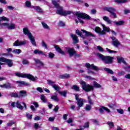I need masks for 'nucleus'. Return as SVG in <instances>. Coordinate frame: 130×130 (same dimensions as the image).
<instances>
[{"label": "nucleus", "instance_id": "nucleus-1", "mask_svg": "<svg viewBox=\"0 0 130 130\" xmlns=\"http://www.w3.org/2000/svg\"><path fill=\"white\" fill-rule=\"evenodd\" d=\"M80 84H81L82 88L83 89V90L85 91V92H90V91H92L93 89H94V87L96 89L102 88V86H101L96 81H93V86L89 84H86V83L83 80H81L80 81Z\"/></svg>", "mask_w": 130, "mask_h": 130}, {"label": "nucleus", "instance_id": "nucleus-2", "mask_svg": "<svg viewBox=\"0 0 130 130\" xmlns=\"http://www.w3.org/2000/svg\"><path fill=\"white\" fill-rule=\"evenodd\" d=\"M52 4L57 9L56 14L61 15L62 16H68L71 15L73 12L71 11L63 10L62 7L59 6V1H53Z\"/></svg>", "mask_w": 130, "mask_h": 130}, {"label": "nucleus", "instance_id": "nucleus-3", "mask_svg": "<svg viewBox=\"0 0 130 130\" xmlns=\"http://www.w3.org/2000/svg\"><path fill=\"white\" fill-rule=\"evenodd\" d=\"M96 55L100 58L102 61H104L107 64H110L113 62L114 58L110 56H104L103 54L98 53Z\"/></svg>", "mask_w": 130, "mask_h": 130}, {"label": "nucleus", "instance_id": "nucleus-4", "mask_svg": "<svg viewBox=\"0 0 130 130\" xmlns=\"http://www.w3.org/2000/svg\"><path fill=\"white\" fill-rule=\"evenodd\" d=\"M15 76L19 77V78H26V79H28V80H30V81H32V82H36L37 80H38V77H34L33 75L29 74L16 73Z\"/></svg>", "mask_w": 130, "mask_h": 130}, {"label": "nucleus", "instance_id": "nucleus-5", "mask_svg": "<svg viewBox=\"0 0 130 130\" xmlns=\"http://www.w3.org/2000/svg\"><path fill=\"white\" fill-rule=\"evenodd\" d=\"M81 31L83 32V33H85V36L82 34V31H80L79 29H77L76 30V34H77V35L80 36V37L83 38V39H85L86 37H94V38H96V36L90 31H88L84 29H81Z\"/></svg>", "mask_w": 130, "mask_h": 130}, {"label": "nucleus", "instance_id": "nucleus-6", "mask_svg": "<svg viewBox=\"0 0 130 130\" xmlns=\"http://www.w3.org/2000/svg\"><path fill=\"white\" fill-rule=\"evenodd\" d=\"M48 84L49 85V86H51L55 91H57L59 93V94H60V95H62L63 96V97H67V91H59V89L60 88V87L58 86V85H57L56 84H55L54 82L52 81V80H47Z\"/></svg>", "mask_w": 130, "mask_h": 130}, {"label": "nucleus", "instance_id": "nucleus-7", "mask_svg": "<svg viewBox=\"0 0 130 130\" xmlns=\"http://www.w3.org/2000/svg\"><path fill=\"white\" fill-rule=\"evenodd\" d=\"M23 33L25 35H27L28 39L30 40L31 44H32L34 46H37L36 41H35V37L32 35V34L30 32L28 28L26 27L23 28Z\"/></svg>", "mask_w": 130, "mask_h": 130}, {"label": "nucleus", "instance_id": "nucleus-8", "mask_svg": "<svg viewBox=\"0 0 130 130\" xmlns=\"http://www.w3.org/2000/svg\"><path fill=\"white\" fill-rule=\"evenodd\" d=\"M85 67L87 68V74H91V75H94L95 74V72L94 71H92V70H94V71H96V72H98L99 71V68L97 66H95L94 64H90L89 63H85Z\"/></svg>", "mask_w": 130, "mask_h": 130}, {"label": "nucleus", "instance_id": "nucleus-9", "mask_svg": "<svg viewBox=\"0 0 130 130\" xmlns=\"http://www.w3.org/2000/svg\"><path fill=\"white\" fill-rule=\"evenodd\" d=\"M4 62H6L9 68H12V67L14 66V64L13 63V60L8 59L4 57H0V70L2 69V66H4L5 64Z\"/></svg>", "mask_w": 130, "mask_h": 130}, {"label": "nucleus", "instance_id": "nucleus-10", "mask_svg": "<svg viewBox=\"0 0 130 130\" xmlns=\"http://www.w3.org/2000/svg\"><path fill=\"white\" fill-rule=\"evenodd\" d=\"M104 10L105 11H107V12H109V13L111 14V16H112L113 18H117V16H116V13H115V12H116V10H115V8L111 7H105L104 8Z\"/></svg>", "mask_w": 130, "mask_h": 130}, {"label": "nucleus", "instance_id": "nucleus-11", "mask_svg": "<svg viewBox=\"0 0 130 130\" xmlns=\"http://www.w3.org/2000/svg\"><path fill=\"white\" fill-rule=\"evenodd\" d=\"M75 15L78 18H81V19H86L87 20H90V16H89V15L86 13L77 12L75 13Z\"/></svg>", "mask_w": 130, "mask_h": 130}, {"label": "nucleus", "instance_id": "nucleus-12", "mask_svg": "<svg viewBox=\"0 0 130 130\" xmlns=\"http://www.w3.org/2000/svg\"><path fill=\"white\" fill-rule=\"evenodd\" d=\"M12 107L13 108L15 107H17L18 109H20V110H23L24 109V107L21 105V103L19 101H17L16 102H12L11 104Z\"/></svg>", "mask_w": 130, "mask_h": 130}, {"label": "nucleus", "instance_id": "nucleus-13", "mask_svg": "<svg viewBox=\"0 0 130 130\" xmlns=\"http://www.w3.org/2000/svg\"><path fill=\"white\" fill-rule=\"evenodd\" d=\"M110 38L112 40V45L113 46L117 48V47L120 45V42H119V41H118V40L115 37L112 36L110 37Z\"/></svg>", "mask_w": 130, "mask_h": 130}, {"label": "nucleus", "instance_id": "nucleus-14", "mask_svg": "<svg viewBox=\"0 0 130 130\" xmlns=\"http://www.w3.org/2000/svg\"><path fill=\"white\" fill-rule=\"evenodd\" d=\"M77 101L76 104H77L79 108H80V107H83V106H84V103H86L87 102V100L80 98L79 100H77Z\"/></svg>", "mask_w": 130, "mask_h": 130}, {"label": "nucleus", "instance_id": "nucleus-15", "mask_svg": "<svg viewBox=\"0 0 130 130\" xmlns=\"http://www.w3.org/2000/svg\"><path fill=\"white\" fill-rule=\"evenodd\" d=\"M65 49L67 52H68L70 56H73L76 53V51H75V48H68L66 47Z\"/></svg>", "mask_w": 130, "mask_h": 130}, {"label": "nucleus", "instance_id": "nucleus-16", "mask_svg": "<svg viewBox=\"0 0 130 130\" xmlns=\"http://www.w3.org/2000/svg\"><path fill=\"white\" fill-rule=\"evenodd\" d=\"M99 110L101 114H104V110L105 111H106V112H107L108 113H110V110L107 108V107L104 106L101 107Z\"/></svg>", "mask_w": 130, "mask_h": 130}, {"label": "nucleus", "instance_id": "nucleus-17", "mask_svg": "<svg viewBox=\"0 0 130 130\" xmlns=\"http://www.w3.org/2000/svg\"><path fill=\"white\" fill-rule=\"evenodd\" d=\"M26 44V41H19L18 40L16 41L14 44V46H21L22 45H25Z\"/></svg>", "mask_w": 130, "mask_h": 130}, {"label": "nucleus", "instance_id": "nucleus-18", "mask_svg": "<svg viewBox=\"0 0 130 130\" xmlns=\"http://www.w3.org/2000/svg\"><path fill=\"white\" fill-rule=\"evenodd\" d=\"M95 32L98 33L100 35L103 36L106 35V32L101 30V28L98 26H96L94 29Z\"/></svg>", "mask_w": 130, "mask_h": 130}, {"label": "nucleus", "instance_id": "nucleus-19", "mask_svg": "<svg viewBox=\"0 0 130 130\" xmlns=\"http://www.w3.org/2000/svg\"><path fill=\"white\" fill-rule=\"evenodd\" d=\"M53 46L57 52H58V53H60V54H62V55H64V51H62L59 46L56 45H53Z\"/></svg>", "mask_w": 130, "mask_h": 130}, {"label": "nucleus", "instance_id": "nucleus-20", "mask_svg": "<svg viewBox=\"0 0 130 130\" xmlns=\"http://www.w3.org/2000/svg\"><path fill=\"white\" fill-rule=\"evenodd\" d=\"M70 36L72 38L74 44H77V43H79V41L77 35L71 34H70Z\"/></svg>", "mask_w": 130, "mask_h": 130}, {"label": "nucleus", "instance_id": "nucleus-21", "mask_svg": "<svg viewBox=\"0 0 130 130\" xmlns=\"http://www.w3.org/2000/svg\"><path fill=\"white\" fill-rule=\"evenodd\" d=\"M31 9H34L35 11H36V12L40 14L43 13V10H42V9L39 6H31Z\"/></svg>", "mask_w": 130, "mask_h": 130}, {"label": "nucleus", "instance_id": "nucleus-22", "mask_svg": "<svg viewBox=\"0 0 130 130\" xmlns=\"http://www.w3.org/2000/svg\"><path fill=\"white\" fill-rule=\"evenodd\" d=\"M0 87L1 88H5L6 89H11V88H13V85L11 83L8 82L3 85H0Z\"/></svg>", "mask_w": 130, "mask_h": 130}, {"label": "nucleus", "instance_id": "nucleus-23", "mask_svg": "<svg viewBox=\"0 0 130 130\" xmlns=\"http://www.w3.org/2000/svg\"><path fill=\"white\" fill-rule=\"evenodd\" d=\"M57 95L58 94L56 93V92L54 93V94L51 95V99L54 101H55V102H58V101H59V99H58Z\"/></svg>", "mask_w": 130, "mask_h": 130}, {"label": "nucleus", "instance_id": "nucleus-24", "mask_svg": "<svg viewBox=\"0 0 130 130\" xmlns=\"http://www.w3.org/2000/svg\"><path fill=\"white\" fill-rule=\"evenodd\" d=\"M34 53L35 54H42V55H44L45 56H47V55L44 53H43V51L39 50V49H36L34 51Z\"/></svg>", "mask_w": 130, "mask_h": 130}, {"label": "nucleus", "instance_id": "nucleus-25", "mask_svg": "<svg viewBox=\"0 0 130 130\" xmlns=\"http://www.w3.org/2000/svg\"><path fill=\"white\" fill-rule=\"evenodd\" d=\"M103 19L104 20V21L106 22L107 24H109V25H111V24H112V21H111L110 19H109V17L104 16L103 17Z\"/></svg>", "mask_w": 130, "mask_h": 130}, {"label": "nucleus", "instance_id": "nucleus-26", "mask_svg": "<svg viewBox=\"0 0 130 130\" xmlns=\"http://www.w3.org/2000/svg\"><path fill=\"white\" fill-rule=\"evenodd\" d=\"M71 77V75H70V74H64L61 75L59 76V78L60 79H70V78Z\"/></svg>", "mask_w": 130, "mask_h": 130}, {"label": "nucleus", "instance_id": "nucleus-27", "mask_svg": "<svg viewBox=\"0 0 130 130\" xmlns=\"http://www.w3.org/2000/svg\"><path fill=\"white\" fill-rule=\"evenodd\" d=\"M16 83L17 84H19V85H24V86H30V83H28L25 81H16Z\"/></svg>", "mask_w": 130, "mask_h": 130}, {"label": "nucleus", "instance_id": "nucleus-28", "mask_svg": "<svg viewBox=\"0 0 130 130\" xmlns=\"http://www.w3.org/2000/svg\"><path fill=\"white\" fill-rule=\"evenodd\" d=\"M124 21L121 20L120 21H114V24L116 25V26H122V25H124Z\"/></svg>", "mask_w": 130, "mask_h": 130}, {"label": "nucleus", "instance_id": "nucleus-29", "mask_svg": "<svg viewBox=\"0 0 130 130\" xmlns=\"http://www.w3.org/2000/svg\"><path fill=\"white\" fill-rule=\"evenodd\" d=\"M19 98L20 97H25L27 96L26 92L25 90H21L19 92V95H18Z\"/></svg>", "mask_w": 130, "mask_h": 130}, {"label": "nucleus", "instance_id": "nucleus-30", "mask_svg": "<svg viewBox=\"0 0 130 130\" xmlns=\"http://www.w3.org/2000/svg\"><path fill=\"white\" fill-rule=\"evenodd\" d=\"M102 27L103 28V31H104V32H105L106 33V32H110V28L108 27H106V26H105V25L104 24H102Z\"/></svg>", "mask_w": 130, "mask_h": 130}, {"label": "nucleus", "instance_id": "nucleus-31", "mask_svg": "<svg viewBox=\"0 0 130 130\" xmlns=\"http://www.w3.org/2000/svg\"><path fill=\"white\" fill-rule=\"evenodd\" d=\"M34 60L35 61L36 63L38 64H40V66H41L42 67H43L44 66V63L42 62V61H41L40 60L37 59V58H34Z\"/></svg>", "mask_w": 130, "mask_h": 130}, {"label": "nucleus", "instance_id": "nucleus-32", "mask_svg": "<svg viewBox=\"0 0 130 130\" xmlns=\"http://www.w3.org/2000/svg\"><path fill=\"white\" fill-rule=\"evenodd\" d=\"M41 100L44 103H47V98L44 94L41 95Z\"/></svg>", "mask_w": 130, "mask_h": 130}, {"label": "nucleus", "instance_id": "nucleus-33", "mask_svg": "<svg viewBox=\"0 0 130 130\" xmlns=\"http://www.w3.org/2000/svg\"><path fill=\"white\" fill-rule=\"evenodd\" d=\"M104 70V71H105V72H107L108 74H110L111 75H113V74H114L113 71H112L110 69L105 68Z\"/></svg>", "mask_w": 130, "mask_h": 130}, {"label": "nucleus", "instance_id": "nucleus-34", "mask_svg": "<svg viewBox=\"0 0 130 130\" xmlns=\"http://www.w3.org/2000/svg\"><path fill=\"white\" fill-rule=\"evenodd\" d=\"M72 89L75 90V91H76L77 92H79L80 91V87L76 84L72 86Z\"/></svg>", "mask_w": 130, "mask_h": 130}, {"label": "nucleus", "instance_id": "nucleus-35", "mask_svg": "<svg viewBox=\"0 0 130 130\" xmlns=\"http://www.w3.org/2000/svg\"><path fill=\"white\" fill-rule=\"evenodd\" d=\"M115 3L116 5H121V4H126L127 1H115Z\"/></svg>", "mask_w": 130, "mask_h": 130}, {"label": "nucleus", "instance_id": "nucleus-36", "mask_svg": "<svg viewBox=\"0 0 130 130\" xmlns=\"http://www.w3.org/2000/svg\"><path fill=\"white\" fill-rule=\"evenodd\" d=\"M42 26L44 29H47V30H50L49 26L44 22H42Z\"/></svg>", "mask_w": 130, "mask_h": 130}, {"label": "nucleus", "instance_id": "nucleus-37", "mask_svg": "<svg viewBox=\"0 0 130 130\" xmlns=\"http://www.w3.org/2000/svg\"><path fill=\"white\" fill-rule=\"evenodd\" d=\"M16 28V25L15 23H11L10 25L9 24V26L8 27L9 30H13Z\"/></svg>", "mask_w": 130, "mask_h": 130}, {"label": "nucleus", "instance_id": "nucleus-38", "mask_svg": "<svg viewBox=\"0 0 130 130\" xmlns=\"http://www.w3.org/2000/svg\"><path fill=\"white\" fill-rule=\"evenodd\" d=\"M85 109L86 111H90L92 109V106H91V105L87 104L85 107Z\"/></svg>", "mask_w": 130, "mask_h": 130}, {"label": "nucleus", "instance_id": "nucleus-39", "mask_svg": "<svg viewBox=\"0 0 130 130\" xmlns=\"http://www.w3.org/2000/svg\"><path fill=\"white\" fill-rule=\"evenodd\" d=\"M107 124H108V125H109L110 128H112V127H114V123H113V122L108 121L107 123Z\"/></svg>", "mask_w": 130, "mask_h": 130}, {"label": "nucleus", "instance_id": "nucleus-40", "mask_svg": "<svg viewBox=\"0 0 130 130\" xmlns=\"http://www.w3.org/2000/svg\"><path fill=\"white\" fill-rule=\"evenodd\" d=\"M25 7H26V8H30V7H31L32 6H31V2L29 1H26Z\"/></svg>", "mask_w": 130, "mask_h": 130}, {"label": "nucleus", "instance_id": "nucleus-41", "mask_svg": "<svg viewBox=\"0 0 130 130\" xmlns=\"http://www.w3.org/2000/svg\"><path fill=\"white\" fill-rule=\"evenodd\" d=\"M10 96L11 97H14V98H19V94H18L17 93H10Z\"/></svg>", "mask_w": 130, "mask_h": 130}, {"label": "nucleus", "instance_id": "nucleus-42", "mask_svg": "<svg viewBox=\"0 0 130 130\" xmlns=\"http://www.w3.org/2000/svg\"><path fill=\"white\" fill-rule=\"evenodd\" d=\"M13 52L17 54H20V53L22 52V51L21 50V49H14L13 50Z\"/></svg>", "mask_w": 130, "mask_h": 130}, {"label": "nucleus", "instance_id": "nucleus-43", "mask_svg": "<svg viewBox=\"0 0 130 130\" xmlns=\"http://www.w3.org/2000/svg\"><path fill=\"white\" fill-rule=\"evenodd\" d=\"M1 55H4V56H10L11 57H13V54L11 53H2Z\"/></svg>", "mask_w": 130, "mask_h": 130}, {"label": "nucleus", "instance_id": "nucleus-44", "mask_svg": "<svg viewBox=\"0 0 130 130\" xmlns=\"http://www.w3.org/2000/svg\"><path fill=\"white\" fill-rule=\"evenodd\" d=\"M117 59L118 60V63H121V62L122 61H123V60H124V59L123 58V57H117Z\"/></svg>", "mask_w": 130, "mask_h": 130}, {"label": "nucleus", "instance_id": "nucleus-45", "mask_svg": "<svg viewBox=\"0 0 130 130\" xmlns=\"http://www.w3.org/2000/svg\"><path fill=\"white\" fill-rule=\"evenodd\" d=\"M42 46L43 47H44L45 49H48V47H47V45L46 44V43H45L44 41H42Z\"/></svg>", "mask_w": 130, "mask_h": 130}, {"label": "nucleus", "instance_id": "nucleus-46", "mask_svg": "<svg viewBox=\"0 0 130 130\" xmlns=\"http://www.w3.org/2000/svg\"><path fill=\"white\" fill-rule=\"evenodd\" d=\"M10 24L8 23H2L1 24V26H4L6 28H7V29H9Z\"/></svg>", "mask_w": 130, "mask_h": 130}, {"label": "nucleus", "instance_id": "nucleus-47", "mask_svg": "<svg viewBox=\"0 0 130 130\" xmlns=\"http://www.w3.org/2000/svg\"><path fill=\"white\" fill-rule=\"evenodd\" d=\"M88 102L90 104V105H93L94 104V103L92 101V99H91V96L88 97Z\"/></svg>", "mask_w": 130, "mask_h": 130}, {"label": "nucleus", "instance_id": "nucleus-48", "mask_svg": "<svg viewBox=\"0 0 130 130\" xmlns=\"http://www.w3.org/2000/svg\"><path fill=\"white\" fill-rule=\"evenodd\" d=\"M106 50L109 53H116L117 52H116V51H113V50H110V49H108V48H106Z\"/></svg>", "mask_w": 130, "mask_h": 130}, {"label": "nucleus", "instance_id": "nucleus-49", "mask_svg": "<svg viewBox=\"0 0 130 130\" xmlns=\"http://www.w3.org/2000/svg\"><path fill=\"white\" fill-rule=\"evenodd\" d=\"M55 56V55L52 52H49L48 54V56L50 58H53Z\"/></svg>", "mask_w": 130, "mask_h": 130}, {"label": "nucleus", "instance_id": "nucleus-50", "mask_svg": "<svg viewBox=\"0 0 130 130\" xmlns=\"http://www.w3.org/2000/svg\"><path fill=\"white\" fill-rule=\"evenodd\" d=\"M97 49L99 50L101 52H103L104 51V50L103 49V48L102 47L100 46H97Z\"/></svg>", "mask_w": 130, "mask_h": 130}, {"label": "nucleus", "instance_id": "nucleus-51", "mask_svg": "<svg viewBox=\"0 0 130 130\" xmlns=\"http://www.w3.org/2000/svg\"><path fill=\"white\" fill-rule=\"evenodd\" d=\"M0 19H1V21H9V19L5 16L0 17Z\"/></svg>", "mask_w": 130, "mask_h": 130}, {"label": "nucleus", "instance_id": "nucleus-52", "mask_svg": "<svg viewBox=\"0 0 130 130\" xmlns=\"http://www.w3.org/2000/svg\"><path fill=\"white\" fill-rule=\"evenodd\" d=\"M22 64H29V61H28V60L23 59V60L22 61Z\"/></svg>", "mask_w": 130, "mask_h": 130}, {"label": "nucleus", "instance_id": "nucleus-53", "mask_svg": "<svg viewBox=\"0 0 130 130\" xmlns=\"http://www.w3.org/2000/svg\"><path fill=\"white\" fill-rule=\"evenodd\" d=\"M13 124H15V122L14 121H11V122H9V123H8L7 124V125L8 126H12Z\"/></svg>", "mask_w": 130, "mask_h": 130}, {"label": "nucleus", "instance_id": "nucleus-54", "mask_svg": "<svg viewBox=\"0 0 130 130\" xmlns=\"http://www.w3.org/2000/svg\"><path fill=\"white\" fill-rule=\"evenodd\" d=\"M97 13V11L95 9H92L90 11V14L92 15H95Z\"/></svg>", "mask_w": 130, "mask_h": 130}, {"label": "nucleus", "instance_id": "nucleus-55", "mask_svg": "<svg viewBox=\"0 0 130 130\" xmlns=\"http://www.w3.org/2000/svg\"><path fill=\"white\" fill-rule=\"evenodd\" d=\"M37 90L38 91V92H40V93H43V89L41 87H37Z\"/></svg>", "mask_w": 130, "mask_h": 130}, {"label": "nucleus", "instance_id": "nucleus-56", "mask_svg": "<svg viewBox=\"0 0 130 130\" xmlns=\"http://www.w3.org/2000/svg\"><path fill=\"white\" fill-rule=\"evenodd\" d=\"M31 104H34L36 108L39 107V105H38V103L36 102H31Z\"/></svg>", "mask_w": 130, "mask_h": 130}, {"label": "nucleus", "instance_id": "nucleus-57", "mask_svg": "<svg viewBox=\"0 0 130 130\" xmlns=\"http://www.w3.org/2000/svg\"><path fill=\"white\" fill-rule=\"evenodd\" d=\"M55 119V117H50L48 119L49 121L53 122L54 121V120Z\"/></svg>", "mask_w": 130, "mask_h": 130}, {"label": "nucleus", "instance_id": "nucleus-58", "mask_svg": "<svg viewBox=\"0 0 130 130\" xmlns=\"http://www.w3.org/2000/svg\"><path fill=\"white\" fill-rule=\"evenodd\" d=\"M117 111L120 114H123V109H117Z\"/></svg>", "mask_w": 130, "mask_h": 130}, {"label": "nucleus", "instance_id": "nucleus-59", "mask_svg": "<svg viewBox=\"0 0 130 130\" xmlns=\"http://www.w3.org/2000/svg\"><path fill=\"white\" fill-rule=\"evenodd\" d=\"M58 26H59L60 27H64V23H63V22L62 21H60L58 23Z\"/></svg>", "mask_w": 130, "mask_h": 130}, {"label": "nucleus", "instance_id": "nucleus-60", "mask_svg": "<svg viewBox=\"0 0 130 130\" xmlns=\"http://www.w3.org/2000/svg\"><path fill=\"white\" fill-rule=\"evenodd\" d=\"M58 109H59V107H58V106H56L54 109H53V111H54V112H57V111H58Z\"/></svg>", "mask_w": 130, "mask_h": 130}, {"label": "nucleus", "instance_id": "nucleus-61", "mask_svg": "<svg viewBox=\"0 0 130 130\" xmlns=\"http://www.w3.org/2000/svg\"><path fill=\"white\" fill-rule=\"evenodd\" d=\"M8 9H9V10H10L11 11H13V10H14L15 9V7L12 6H7Z\"/></svg>", "mask_w": 130, "mask_h": 130}, {"label": "nucleus", "instance_id": "nucleus-62", "mask_svg": "<svg viewBox=\"0 0 130 130\" xmlns=\"http://www.w3.org/2000/svg\"><path fill=\"white\" fill-rule=\"evenodd\" d=\"M34 127L36 129H37L39 127V124L35 123L34 125Z\"/></svg>", "mask_w": 130, "mask_h": 130}, {"label": "nucleus", "instance_id": "nucleus-63", "mask_svg": "<svg viewBox=\"0 0 130 130\" xmlns=\"http://www.w3.org/2000/svg\"><path fill=\"white\" fill-rule=\"evenodd\" d=\"M26 115L29 119H31V118H32V115H29V113H26Z\"/></svg>", "mask_w": 130, "mask_h": 130}, {"label": "nucleus", "instance_id": "nucleus-64", "mask_svg": "<svg viewBox=\"0 0 130 130\" xmlns=\"http://www.w3.org/2000/svg\"><path fill=\"white\" fill-rule=\"evenodd\" d=\"M125 70L126 71V72H130V66H128L125 68Z\"/></svg>", "mask_w": 130, "mask_h": 130}]
</instances>
